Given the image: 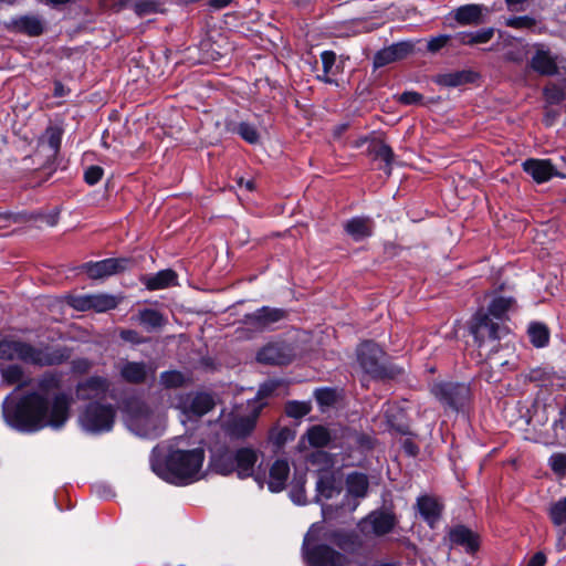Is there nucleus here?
I'll return each mask as SVG.
<instances>
[{"mask_svg": "<svg viewBox=\"0 0 566 566\" xmlns=\"http://www.w3.org/2000/svg\"><path fill=\"white\" fill-rule=\"evenodd\" d=\"M60 380L54 374H45L33 392L15 403L9 396L2 403L6 422L20 431H36L44 427L59 429L70 417L71 398L55 394Z\"/></svg>", "mask_w": 566, "mask_h": 566, "instance_id": "obj_1", "label": "nucleus"}, {"mask_svg": "<svg viewBox=\"0 0 566 566\" xmlns=\"http://www.w3.org/2000/svg\"><path fill=\"white\" fill-rule=\"evenodd\" d=\"M203 448L191 450L170 449L165 459L154 457L153 471L163 480L176 484L187 485L203 478Z\"/></svg>", "mask_w": 566, "mask_h": 566, "instance_id": "obj_2", "label": "nucleus"}, {"mask_svg": "<svg viewBox=\"0 0 566 566\" xmlns=\"http://www.w3.org/2000/svg\"><path fill=\"white\" fill-rule=\"evenodd\" d=\"M70 357L71 352L65 346L35 345L10 336L0 338V360H18L34 367H49L61 365Z\"/></svg>", "mask_w": 566, "mask_h": 566, "instance_id": "obj_3", "label": "nucleus"}, {"mask_svg": "<svg viewBox=\"0 0 566 566\" xmlns=\"http://www.w3.org/2000/svg\"><path fill=\"white\" fill-rule=\"evenodd\" d=\"M280 381L269 380L264 382L254 399L248 400L247 406H235L231 412L223 416L222 428L232 438L241 439L250 436L255 428L265 397L276 390Z\"/></svg>", "mask_w": 566, "mask_h": 566, "instance_id": "obj_4", "label": "nucleus"}, {"mask_svg": "<svg viewBox=\"0 0 566 566\" xmlns=\"http://www.w3.org/2000/svg\"><path fill=\"white\" fill-rule=\"evenodd\" d=\"M125 421L130 431L145 438H156L165 430L166 416L163 408L143 402H130Z\"/></svg>", "mask_w": 566, "mask_h": 566, "instance_id": "obj_5", "label": "nucleus"}, {"mask_svg": "<svg viewBox=\"0 0 566 566\" xmlns=\"http://www.w3.org/2000/svg\"><path fill=\"white\" fill-rule=\"evenodd\" d=\"M322 526L313 524L303 541V558L307 566H354L343 553L328 545L318 544Z\"/></svg>", "mask_w": 566, "mask_h": 566, "instance_id": "obj_6", "label": "nucleus"}, {"mask_svg": "<svg viewBox=\"0 0 566 566\" xmlns=\"http://www.w3.org/2000/svg\"><path fill=\"white\" fill-rule=\"evenodd\" d=\"M115 415L112 405L91 403L81 413L80 424L87 432H106L113 428Z\"/></svg>", "mask_w": 566, "mask_h": 566, "instance_id": "obj_7", "label": "nucleus"}, {"mask_svg": "<svg viewBox=\"0 0 566 566\" xmlns=\"http://www.w3.org/2000/svg\"><path fill=\"white\" fill-rule=\"evenodd\" d=\"M357 360L361 369L371 377L385 376V353L376 343H361L357 348Z\"/></svg>", "mask_w": 566, "mask_h": 566, "instance_id": "obj_8", "label": "nucleus"}, {"mask_svg": "<svg viewBox=\"0 0 566 566\" xmlns=\"http://www.w3.org/2000/svg\"><path fill=\"white\" fill-rule=\"evenodd\" d=\"M214 407V399L210 394H187L179 398L178 408L189 418L202 417Z\"/></svg>", "mask_w": 566, "mask_h": 566, "instance_id": "obj_9", "label": "nucleus"}, {"mask_svg": "<svg viewBox=\"0 0 566 566\" xmlns=\"http://www.w3.org/2000/svg\"><path fill=\"white\" fill-rule=\"evenodd\" d=\"M471 333L480 348L486 340L494 343L502 337V328L500 325L494 323L485 313H478L474 316Z\"/></svg>", "mask_w": 566, "mask_h": 566, "instance_id": "obj_10", "label": "nucleus"}, {"mask_svg": "<svg viewBox=\"0 0 566 566\" xmlns=\"http://www.w3.org/2000/svg\"><path fill=\"white\" fill-rule=\"evenodd\" d=\"M432 395L444 406L458 408L468 397V387L462 384L438 382L431 388Z\"/></svg>", "mask_w": 566, "mask_h": 566, "instance_id": "obj_11", "label": "nucleus"}, {"mask_svg": "<svg viewBox=\"0 0 566 566\" xmlns=\"http://www.w3.org/2000/svg\"><path fill=\"white\" fill-rule=\"evenodd\" d=\"M286 313L280 308L263 306L245 316V324L252 331L262 332L271 329L276 323L285 318Z\"/></svg>", "mask_w": 566, "mask_h": 566, "instance_id": "obj_12", "label": "nucleus"}, {"mask_svg": "<svg viewBox=\"0 0 566 566\" xmlns=\"http://www.w3.org/2000/svg\"><path fill=\"white\" fill-rule=\"evenodd\" d=\"M259 460V453L252 448H240L234 452V472L240 479L253 476L262 488L263 476L255 474L254 467Z\"/></svg>", "mask_w": 566, "mask_h": 566, "instance_id": "obj_13", "label": "nucleus"}, {"mask_svg": "<svg viewBox=\"0 0 566 566\" xmlns=\"http://www.w3.org/2000/svg\"><path fill=\"white\" fill-rule=\"evenodd\" d=\"M130 264L128 259H105L98 262H87L81 266L91 279H103L126 270Z\"/></svg>", "mask_w": 566, "mask_h": 566, "instance_id": "obj_14", "label": "nucleus"}, {"mask_svg": "<svg viewBox=\"0 0 566 566\" xmlns=\"http://www.w3.org/2000/svg\"><path fill=\"white\" fill-rule=\"evenodd\" d=\"M294 356L293 349L284 342H272L263 346L258 355V361L269 365L289 364Z\"/></svg>", "mask_w": 566, "mask_h": 566, "instance_id": "obj_15", "label": "nucleus"}, {"mask_svg": "<svg viewBox=\"0 0 566 566\" xmlns=\"http://www.w3.org/2000/svg\"><path fill=\"white\" fill-rule=\"evenodd\" d=\"M397 524L395 514L387 511L370 513L363 522V532H371L376 536L390 533Z\"/></svg>", "mask_w": 566, "mask_h": 566, "instance_id": "obj_16", "label": "nucleus"}, {"mask_svg": "<svg viewBox=\"0 0 566 566\" xmlns=\"http://www.w3.org/2000/svg\"><path fill=\"white\" fill-rule=\"evenodd\" d=\"M118 371L120 377L130 384H142L148 377L154 378L156 368L146 363L122 360L118 363Z\"/></svg>", "mask_w": 566, "mask_h": 566, "instance_id": "obj_17", "label": "nucleus"}, {"mask_svg": "<svg viewBox=\"0 0 566 566\" xmlns=\"http://www.w3.org/2000/svg\"><path fill=\"white\" fill-rule=\"evenodd\" d=\"M413 44L408 41L394 43L387 48H384L376 53L374 57V66L378 69L402 60L413 52Z\"/></svg>", "mask_w": 566, "mask_h": 566, "instance_id": "obj_18", "label": "nucleus"}, {"mask_svg": "<svg viewBox=\"0 0 566 566\" xmlns=\"http://www.w3.org/2000/svg\"><path fill=\"white\" fill-rule=\"evenodd\" d=\"M109 389V382L101 376H93L76 387V397L81 400L104 398Z\"/></svg>", "mask_w": 566, "mask_h": 566, "instance_id": "obj_19", "label": "nucleus"}, {"mask_svg": "<svg viewBox=\"0 0 566 566\" xmlns=\"http://www.w3.org/2000/svg\"><path fill=\"white\" fill-rule=\"evenodd\" d=\"M449 539L452 545L462 546L469 554L475 553L480 547L479 535L464 525H457L451 528Z\"/></svg>", "mask_w": 566, "mask_h": 566, "instance_id": "obj_20", "label": "nucleus"}, {"mask_svg": "<svg viewBox=\"0 0 566 566\" xmlns=\"http://www.w3.org/2000/svg\"><path fill=\"white\" fill-rule=\"evenodd\" d=\"M523 169L537 182H546L557 175L549 159H527L523 163Z\"/></svg>", "mask_w": 566, "mask_h": 566, "instance_id": "obj_21", "label": "nucleus"}, {"mask_svg": "<svg viewBox=\"0 0 566 566\" xmlns=\"http://www.w3.org/2000/svg\"><path fill=\"white\" fill-rule=\"evenodd\" d=\"M374 224L370 218L355 217L345 223L346 233L355 241H361L373 234Z\"/></svg>", "mask_w": 566, "mask_h": 566, "instance_id": "obj_22", "label": "nucleus"}, {"mask_svg": "<svg viewBox=\"0 0 566 566\" xmlns=\"http://www.w3.org/2000/svg\"><path fill=\"white\" fill-rule=\"evenodd\" d=\"M290 474V465L286 460H276L271 469L268 481V486L271 492H281L286 484Z\"/></svg>", "mask_w": 566, "mask_h": 566, "instance_id": "obj_23", "label": "nucleus"}, {"mask_svg": "<svg viewBox=\"0 0 566 566\" xmlns=\"http://www.w3.org/2000/svg\"><path fill=\"white\" fill-rule=\"evenodd\" d=\"M1 381L7 386L24 388L30 384L22 366L10 364L0 368Z\"/></svg>", "mask_w": 566, "mask_h": 566, "instance_id": "obj_24", "label": "nucleus"}, {"mask_svg": "<svg viewBox=\"0 0 566 566\" xmlns=\"http://www.w3.org/2000/svg\"><path fill=\"white\" fill-rule=\"evenodd\" d=\"M482 11L480 4H465L455 9L452 15L460 25H472L482 22Z\"/></svg>", "mask_w": 566, "mask_h": 566, "instance_id": "obj_25", "label": "nucleus"}, {"mask_svg": "<svg viewBox=\"0 0 566 566\" xmlns=\"http://www.w3.org/2000/svg\"><path fill=\"white\" fill-rule=\"evenodd\" d=\"M417 506L421 516L433 527L434 523L440 517L442 510L441 504L436 499L424 495L418 499Z\"/></svg>", "mask_w": 566, "mask_h": 566, "instance_id": "obj_26", "label": "nucleus"}, {"mask_svg": "<svg viewBox=\"0 0 566 566\" xmlns=\"http://www.w3.org/2000/svg\"><path fill=\"white\" fill-rule=\"evenodd\" d=\"M531 66L534 71L543 75H553L557 73L556 60L548 51L537 50L531 60Z\"/></svg>", "mask_w": 566, "mask_h": 566, "instance_id": "obj_27", "label": "nucleus"}, {"mask_svg": "<svg viewBox=\"0 0 566 566\" xmlns=\"http://www.w3.org/2000/svg\"><path fill=\"white\" fill-rule=\"evenodd\" d=\"M476 74L469 70L444 73L437 76L436 82L447 87H455L475 80Z\"/></svg>", "mask_w": 566, "mask_h": 566, "instance_id": "obj_28", "label": "nucleus"}, {"mask_svg": "<svg viewBox=\"0 0 566 566\" xmlns=\"http://www.w3.org/2000/svg\"><path fill=\"white\" fill-rule=\"evenodd\" d=\"M177 275L172 270H161L146 276L143 281L148 290H161L176 284Z\"/></svg>", "mask_w": 566, "mask_h": 566, "instance_id": "obj_29", "label": "nucleus"}, {"mask_svg": "<svg viewBox=\"0 0 566 566\" xmlns=\"http://www.w3.org/2000/svg\"><path fill=\"white\" fill-rule=\"evenodd\" d=\"M317 501L329 500L340 493V488L331 474L322 475L316 482Z\"/></svg>", "mask_w": 566, "mask_h": 566, "instance_id": "obj_30", "label": "nucleus"}, {"mask_svg": "<svg viewBox=\"0 0 566 566\" xmlns=\"http://www.w3.org/2000/svg\"><path fill=\"white\" fill-rule=\"evenodd\" d=\"M347 493L354 497H364L368 489V479L363 473H352L346 479Z\"/></svg>", "mask_w": 566, "mask_h": 566, "instance_id": "obj_31", "label": "nucleus"}, {"mask_svg": "<svg viewBox=\"0 0 566 566\" xmlns=\"http://www.w3.org/2000/svg\"><path fill=\"white\" fill-rule=\"evenodd\" d=\"M212 469L222 475H228L234 472V453L224 451L214 455L211 459Z\"/></svg>", "mask_w": 566, "mask_h": 566, "instance_id": "obj_32", "label": "nucleus"}, {"mask_svg": "<svg viewBox=\"0 0 566 566\" xmlns=\"http://www.w3.org/2000/svg\"><path fill=\"white\" fill-rule=\"evenodd\" d=\"M137 322L143 325L147 331H153L161 327L165 324L164 316L156 310L144 308L137 315Z\"/></svg>", "mask_w": 566, "mask_h": 566, "instance_id": "obj_33", "label": "nucleus"}, {"mask_svg": "<svg viewBox=\"0 0 566 566\" xmlns=\"http://www.w3.org/2000/svg\"><path fill=\"white\" fill-rule=\"evenodd\" d=\"M494 34V30L492 28L480 30L471 33H460L458 35L459 42L461 44H479L489 42Z\"/></svg>", "mask_w": 566, "mask_h": 566, "instance_id": "obj_34", "label": "nucleus"}, {"mask_svg": "<svg viewBox=\"0 0 566 566\" xmlns=\"http://www.w3.org/2000/svg\"><path fill=\"white\" fill-rule=\"evenodd\" d=\"M528 336L535 347H544L548 343L549 332L545 325L533 323L528 327Z\"/></svg>", "mask_w": 566, "mask_h": 566, "instance_id": "obj_35", "label": "nucleus"}, {"mask_svg": "<svg viewBox=\"0 0 566 566\" xmlns=\"http://www.w3.org/2000/svg\"><path fill=\"white\" fill-rule=\"evenodd\" d=\"M306 439L312 447L319 448L329 442L331 436L326 428L314 426L306 432Z\"/></svg>", "mask_w": 566, "mask_h": 566, "instance_id": "obj_36", "label": "nucleus"}, {"mask_svg": "<svg viewBox=\"0 0 566 566\" xmlns=\"http://www.w3.org/2000/svg\"><path fill=\"white\" fill-rule=\"evenodd\" d=\"M119 300L109 294H92V310L96 312H106L115 308Z\"/></svg>", "mask_w": 566, "mask_h": 566, "instance_id": "obj_37", "label": "nucleus"}, {"mask_svg": "<svg viewBox=\"0 0 566 566\" xmlns=\"http://www.w3.org/2000/svg\"><path fill=\"white\" fill-rule=\"evenodd\" d=\"M188 379V376L178 370H169L160 375V384L166 388L181 387Z\"/></svg>", "mask_w": 566, "mask_h": 566, "instance_id": "obj_38", "label": "nucleus"}, {"mask_svg": "<svg viewBox=\"0 0 566 566\" xmlns=\"http://www.w3.org/2000/svg\"><path fill=\"white\" fill-rule=\"evenodd\" d=\"M504 23L516 30H535L537 25L536 19L531 15L510 17Z\"/></svg>", "mask_w": 566, "mask_h": 566, "instance_id": "obj_39", "label": "nucleus"}, {"mask_svg": "<svg viewBox=\"0 0 566 566\" xmlns=\"http://www.w3.org/2000/svg\"><path fill=\"white\" fill-rule=\"evenodd\" d=\"M371 151L375 154L377 158L385 161L384 169L389 174L390 165L394 158L392 149L384 143H376L373 145Z\"/></svg>", "mask_w": 566, "mask_h": 566, "instance_id": "obj_40", "label": "nucleus"}, {"mask_svg": "<svg viewBox=\"0 0 566 566\" xmlns=\"http://www.w3.org/2000/svg\"><path fill=\"white\" fill-rule=\"evenodd\" d=\"M512 298L496 297L489 306V312L492 316L501 318L512 306Z\"/></svg>", "mask_w": 566, "mask_h": 566, "instance_id": "obj_41", "label": "nucleus"}, {"mask_svg": "<svg viewBox=\"0 0 566 566\" xmlns=\"http://www.w3.org/2000/svg\"><path fill=\"white\" fill-rule=\"evenodd\" d=\"M324 75L319 76V78L326 83H333V80L328 77V74L332 73L333 66L336 61V54L333 51H324L321 55Z\"/></svg>", "mask_w": 566, "mask_h": 566, "instance_id": "obj_42", "label": "nucleus"}, {"mask_svg": "<svg viewBox=\"0 0 566 566\" xmlns=\"http://www.w3.org/2000/svg\"><path fill=\"white\" fill-rule=\"evenodd\" d=\"M310 410V405L301 401H290L285 407L286 415L292 418H302L307 415Z\"/></svg>", "mask_w": 566, "mask_h": 566, "instance_id": "obj_43", "label": "nucleus"}, {"mask_svg": "<svg viewBox=\"0 0 566 566\" xmlns=\"http://www.w3.org/2000/svg\"><path fill=\"white\" fill-rule=\"evenodd\" d=\"M551 518L556 525H562L566 522V496L551 507Z\"/></svg>", "mask_w": 566, "mask_h": 566, "instance_id": "obj_44", "label": "nucleus"}, {"mask_svg": "<svg viewBox=\"0 0 566 566\" xmlns=\"http://www.w3.org/2000/svg\"><path fill=\"white\" fill-rule=\"evenodd\" d=\"M237 133L248 143L255 144L259 140V133L254 126L248 123H240Z\"/></svg>", "mask_w": 566, "mask_h": 566, "instance_id": "obj_45", "label": "nucleus"}, {"mask_svg": "<svg viewBox=\"0 0 566 566\" xmlns=\"http://www.w3.org/2000/svg\"><path fill=\"white\" fill-rule=\"evenodd\" d=\"M20 27L29 34V35H39L43 31L42 23L36 18H23L21 19Z\"/></svg>", "mask_w": 566, "mask_h": 566, "instance_id": "obj_46", "label": "nucleus"}, {"mask_svg": "<svg viewBox=\"0 0 566 566\" xmlns=\"http://www.w3.org/2000/svg\"><path fill=\"white\" fill-rule=\"evenodd\" d=\"M549 465L552 470L559 474H566V454L564 453H555L549 458Z\"/></svg>", "mask_w": 566, "mask_h": 566, "instance_id": "obj_47", "label": "nucleus"}, {"mask_svg": "<svg viewBox=\"0 0 566 566\" xmlns=\"http://www.w3.org/2000/svg\"><path fill=\"white\" fill-rule=\"evenodd\" d=\"M104 170L99 166H90L84 172L85 181L93 186L97 184L103 177Z\"/></svg>", "mask_w": 566, "mask_h": 566, "instance_id": "obj_48", "label": "nucleus"}, {"mask_svg": "<svg viewBox=\"0 0 566 566\" xmlns=\"http://www.w3.org/2000/svg\"><path fill=\"white\" fill-rule=\"evenodd\" d=\"M71 305L77 311L92 310V294L80 295L72 298Z\"/></svg>", "mask_w": 566, "mask_h": 566, "instance_id": "obj_49", "label": "nucleus"}, {"mask_svg": "<svg viewBox=\"0 0 566 566\" xmlns=\"http://www.w3.org/2000/svg\"><path fill=\"white\" fill-rule=\"evenodd\" d=\"M316 400L322 406H331L335 401V391L331 389H317L315 392Z\"/></svg>", "mask_w": 566, "mask_h": 566, "instance_id": "obj_50", "label": "nucleus"}, {"mask_svg": "<svg viewBox=\"0 0 566 566\" xmlns=\"http://www.w3.org/2000/svg\"><path fill=\"white\" fill-rule=\"evenodd\" d=\"M449 40L450 35L447 34L433 36L428 41L427 48L430 52H437L440 49H442L448 43Z\"/></svg>", "mask_w": 566, "mask_h": 566, "instance_id": "obj_51", "label": "nucleus"}, {"mask_svg": "<svg viewBox=\"0 0 566 566\" xmlns=\"http://www.w3.org/2000/svg\"><path fill=\"white\" fill-rule=\"evenodd\" d=\"M544 94L546 99L553 104L560 102L564 97L563 91L556 85L546 87Z\"/></svg>", "mask_w": 566, "mask_h": 566, "instance_id": "obj_52", "label": "nucleus"}, {"mask_svg": "<svg viewBox=\"0 0 566 566\" xmlns=\"http://www.w3.org/2000/svg\"><path fill=\"white\" fill-rule=\"evenodd\" d=\"M421 99V94L417 92H405L399 96V102L405 105L418 104Z\"/></svg>", "mask_w": 566, "mask_h": 566, "instance_id": "obj_53", "label": "nucleus"}, {"mask_svg": "<svg viewBox=\"0 0 566 566\" xmlns=\"http://www.w3.org/2000/svg\"><path fill=\"white\" fill-rule=\"evenodd\" d=\"M119 335L125 342L133 344H140L143 342L140 335L134 329H123Z\"/></svg>", "mask_w": 566, "mask_h": 566, "instance_id": "obj_54", "label": "nucleus"}, {"mask_svg": "<svg viewBox=\"0 0 566 566\" xmlns=\"http://www.w3.org/2000/svg\"><path fill=\"white\" fill-rule=\"evenodd\" d=\"M72 367L74 371L83 374L92 367V363L86 358H78L72 361Z\"/></svg>", "mask_w": 566, "mask_h": 566, "instance_id": "obj_55", "label": "nucleus"}, {"mask_svg": "<svg viewBox=\"0 0 566 566\" xmlns=\"http://www.w3.org/2000/svg\"><path fill=\"white\" fill-rule=\"evenodd\" d=\"M554 428H560L562 430L566 429V398L564 405L560 407L558 419L554 422Z\"/></svg>", "mask_w": 566, "mask_h": 566, "instance_id": "obj_56", "label": "nucleus"}, {"mask_svg": "<svg viewBox=\"0 0 566 566\" xmlns=\"http://www.w3.org/2000/svg\"><path fill=\"white\" fill-rule=\"evenodd\" d=\"M546 562V555L542 552H537L530 558L527 566H545Z\"/></svg>", "mask_w": 566, "mask_h": 566, "instance_id": "obj_57", "label": "nucleus"}, {"mask_svg": "<svg viewBox=\"0 0 566 566\" xmlns=\"http://www.w3.org/2000/svg\"><path fill=\"white\" fill-rule=\"evenodd\" d=\"M289 439H292V432L287 428L280 429V431L277 432V436L274 438V440L277 444H282L285 441H287Z\"/></svg>", "mask_w": 566, "mask_h": 566, "instance_id": "obj_58", "label": "nucleus"}, {"mask_svg": "<svg viewBox=\"0 0 566 566\" xmlns=\"http://www.w3.org/2000/svg\"><path fill=\"white\" fill-rule=\"evenodd\" d=\"M291 499H292V501L294 503H296L298 505L305 504V494H304V491L302 489L296 490V491H292L291 492Z\"/></svg>", "mask_w": 566, "mask_h": 566, "instance_id": "obj_59", "label": "nucleus"}, {"mask_svg": "<svg viewBox=\"0 0 566 566\" xmlns=\"http://www.w3.org/2000/svg\"><path fill=\"white\" fill-rule=\"evenodd\" d=\"M232 0H206L207 4L213 9H222L231 3Z\"/></svg>", "mask_w": 566, "mask_h": 566, "instance_id": "obj_60", "label": "nucleus"}, {"mask_svg": "<svg viewBox=\"0 0 566 566\" xmlns=\"http://www.w3.org/2000/svg\"><path fill=\"white\" fill-rule=\"evenodd\" d=\"M527 0H505L509 10H520Z\"/></svg>", "mask_w": 566, "mask_h": 566, "instance_id": "obj_61", "label": "nucleus"}, {"mask_svg": "<svg viewBox=\"0 0 566 566\" xmlns=\"http://www.w3.org/2000/svg\"><path fill=\"white\" fill-rule=\"evenodd\" d=\"M49 146L54 153H56L60 147V137L55 134H52L49 137Z\"/></svg>", "mask_w": 566, "mask_h": 566, "instance_id": "obj_62", "label": "nucleus"}, {"mask_svg": "<svg viewBox=\"0 0 566 566\" xmlns=\"http://www.w3.org/2000/svg\"><path fill=\"white\" fill-rule=\"evenodd\" d=\"M240 187H245L248 190L252 191L254 190V181L253 180H243V178H240L238 181Z\"/></svg>", "mask_w": 566, "mask_h": 566, "instance_id": "obj_63", "label": "nucleus"}, {"mask_svg": "<svg viewBox=\"0 0 566 566\" xmlns=\"http://www.w3.org/2000/svg\"><path fill=\"white\" fill-rule=\"evenodd\" d=\"M322 513L325 518L329 517L331 516V507L322 504Z\"/></svg>", "mask_w": 566, "mask_h": 566, "instance_id": "obj_64", "label": "nucleus"}]
</instances>
